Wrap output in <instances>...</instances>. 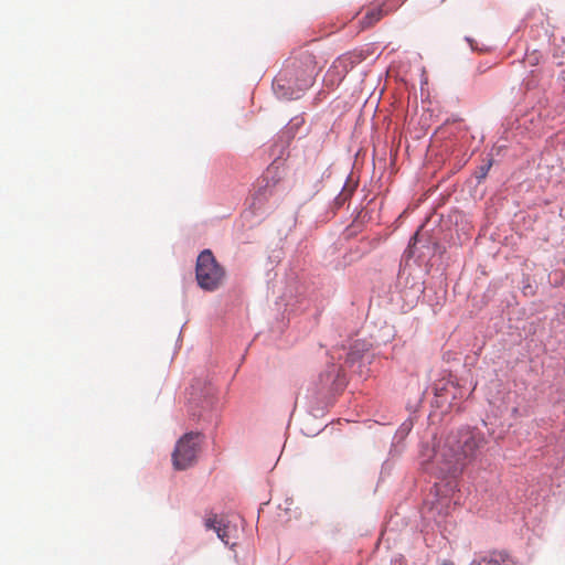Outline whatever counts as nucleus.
I'll list each match as a JSON object with an SVG mask.
<instances>
[{"instance_id": "obj_4", "label": "nucleus", "mask_w": 565, "mask_h": 565, "mask_svg": "<svg viewBox=\"0 0 565 565\" xmlns=\"http://www.w3.org/2000/svg\"><path fill=\"white\" fill-rule=\"evenodd\" d=\"M201 436L198 433H188L177 443L172 454L173 466L178 470L191 467L200 451Z\"/></svg>"}, {"instance_id": "obj_1", "label": "nucleus", "mask_w": 565, "mask_h": 565, "mask_svg": "<svg viewBox=\"0 0 565 565\" xmlns=\"http://www.w3.org/2000/svg\"><path fill=\"white\" fill-rule=\"evenodd\" d=\"M487 444L484 434L478 429L462 428L451 433L436 450L429 469H435L439 478L456 477L466 459L476 457L479 449Z\"/></svg>"}, {"instance_id": "obj_8", "label": "nucleus", "mask_w": 565, "mask_h": 565, "mask_svg": "<svg viewBox=\"0 0 565 565\" xmlns=\"http://www.w3.org/2000/svg\"><path fill=\"white\" fill-rule=\"evenodd\" d=\"M189 395L190 404L201 405L204 407V404H210L207 397L212 395V388L209 387L204 393H202L201 391L199 392V388H196L195 385H192Z\"/></svg>"}, {"instance_id": "obj_2", "label": "nucleus", "mask_w": 565, "mask_h": 565, "mask_svg": "<svg viewBox=\"0 0 565 565\" xmlns=\"http://www.w3.org/2000/svg\"><path fill=\"white\" fill-rule=\"evenodd\" d=\"M321 68L312 53L299 52L286 61L273 82V89L278 98L297 99L313 84Z\"/></svg>"}, {"instance_id": "obj_11", "label": "nucleus", "mask_w": 565, "mask_h": 565, "mask_svg": "<svg viewBox=\"0 0 565 565\" xmlns=\"http://www.w3.org/2000/svg\"><path fill=\"white\" fill-rule=\"evenodd\" d=\"M490 167H491V162H489L488 166L481 167V175L479 178H484L486 174L488 173V170L490 169Z\"/></svg>"}, {"instance_id": "obj_5", "label": "nucleus", "mask_w": 565, "mask_h": 565, "mask_svg": "<svg viewBox=\"0 0 565 565\" xmlns=\"http://www.w3.org/2000/svg\"><path fill=\"white\" fill-rule=\"evenodd\" d=\"M281 181V172L278 167L269 166L255 184V200L259 202L267 200L277 192Z\"/></svg>"}, {"instance_id": "obj_6", "label": "nucleus", "mask_w": 565, "mask_h": 565, "mask_svg": "<svg viewBox=\"0 0 565 565\" xmlns=\"http://www.w3.org/2000/svg\"><path fill=\"white\" fill-rule=\"evenodd\" d=\"M470 565H514V561L505 551H491L478 555Z\"/></svg>"}, {"instance_id": "obj_9", "label": "nucleus", "mask_w": 565, "mask_h": 565, "mask_svg": "<svg viewBox=\"0 0 565 565\" xmlns=\"http://www.w3.org/2000/svg\"><path fill=\"white\" fill-rule=\"evenodd\" d=\"M228 525L224 524V522H222L221 524L217 525V531H216V534H217V537L225 544V545H235V543L231 542V537H230V533H228Z\"/></svg>"}, {"instance_id": "obj_7", "label": "nucleus", "mask_w": 565, "mask_h": 565, "mask_svg": "<svg viewBox=\"0 0 565 565\" xmlns=\"http://www.w3.org/2000/svg\"><path fill=\"white\" fill-rule=\"evenodd\" d=\"M390 10L386 8L385 2L380 4L370 6L363 18L360 20V25L362 29H370L374 26L379 21L383 19L386 14H388Z\"/></svg>"}, {"instance_id": "obj_3", "label": "nucleus", "mask_w": 565, "mask_h": 565, "mask_svg": "<svg viewBox=\"0 0 565 565\" xmlns=\"http://www.w3.org/2000/svg\"><path fill=\"white\" fill-rule=\"evenodd\" d=\"M224 276V269L218 265L213 253L210 249L201 252L195 267L198 285L206 291H214L222 285Z\"/></svg>"}, {"instance_id": "obj_12", "label": "nucleus", "mask_w": 565, "mask_h": 565, "mask_svg": "<svg viewBox=\"0 0 565 565\" xmlns=\"http://www.w3.org/2000/svg\"><path fill=\"white\" fill-rule=\"evenodd\" d=\"M440 565H455L451 561H444Z\"/></svg>"}, {"instance_id": "obj_10", "label": "nucleus", "mask_w": 565, "mask_h": 565, "mask_svg": "<svg viewBox=\"0 0 565 565\" xmlns=\"http://www.w3.org/2000/svg\"><path fill=\"white\" fill-rule=\"evenodd\" d=\"M223 522L222 519H218L216 514H211L210 516H207L205 519V527L209 529V530H214L215 532L217 531V525L221 524Z\"/></svg>"}]
</instances>
